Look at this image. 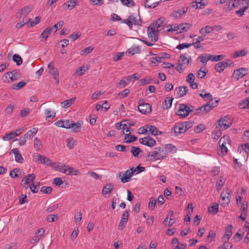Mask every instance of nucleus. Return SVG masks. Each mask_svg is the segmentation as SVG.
<instances>
[{
    "label": "nucleus",
    "instance_id": "21",
    "mask_svg": "<svg viewBox=\"0 0 249 249\" xmlns=\"http://www.w3.org/2000/svg\"><path fill=\"white\" fill-rule=\"evenodd\" d=\"M174 98L172 97L166 98L162 104V108L163 109H168L170 108L172 105Z\"/></svg>",
    "mask_w": 249,
    "mask_h": 249
},
{
    "label": "nucleus",
    "instance_id": "12",
    "mask_svg": "<svg viewBox=\"0 0 249 249\" xmlns=\"http://www.w3.org/2000/svg\"><path fill=\"white\" fill-rule=\"evenodd\" d=\"M234 63L231 59L219 62V73L222 72L224 69L228 67L233 66Z\"/></svg>",
    "mask_w": 249,
    "mask_h": 249
},
{
    "label": "nucleus",
    "instance_id": "14",
    "mask_svg": "<svg viewBox=\"0 0 249 249\" xmlns=\"http://www.w3.org/2000/svg\"><path fill=\"white\" fill-rule=\"evenodd\" d=\"M247 70L246 69L241 68L239 69H237L236 70L234 71L232 76L234 78L236 79V80H238L240 78H242L244 76H245L246 73H245V71Z\"/></svg>",
    "mask_w": 249,
    "mask_h": 249
},
{
    "label": "nucleus",
    "instance_id": "2",
    "mask_svg": "<svg viewBox=\"0 0 249 249\" xmlns=\"http://www.w3.org/2000/svg\"><path fill=\"white\" fill-rule=\"evenodd\" d=\"M19 72L17 70L8 71L2 76V80L4 83H10L18 79Z\"/></svg>",
    "mask_w": 249,
    "mask_h": 249
},
{
    "label": "nucleus",
    "instance_id": "62",
    "mask_svg": "<svg viewBox=\"0 0 249 249\" xmlns=\"http://www.w3.org/2000/svg\"><path fill=\"white\" fill-rule=\"evenodd\" d=\"M206 107H204V105L194 110V114L197 115L200 113H204L205 114V110L206 109Z\"/></svg>",
    "mask_w": 249,
    "mask_h": 249
},
{
    "label": "nucleus",
    "instance_id": "27",
    "mask_svg": "<svg viewBox=\"0 0 249 249\" xmlns=\"http://www.w3.org/2000/svg\"><path fill=\"white\" fill-rule=\"evenodd\" d=\"M146 127L147 128V129H148L149 131H150L151 133V134L154 136H157L159 134H161V132L159 131L157 127H156L154 125H146Z\"/></svg>",
    "mask_w": 249,
    "mask_h": 249
},
{
    "label": "nucleus",
    "instance_id": "37",
    "mask_svg": "<svg viewBox=\"0 0 249 249\" xmlns=\"http://www.w3.org/2000/svg\"><path fill=\"white\" fill-rule=\"evenodd\" d=\"M207 72V70L203 69V68H201L198 71L197 76L198 78L202 79L206 76Z\"/></svg>",
    "mask_w": 249,
    "mask_h": 249
},
{
    "label": "nucleus",
    "instance_id": "5",
    "mask_svg": "<svg viewBox=\"0 0 249 249\" xmlns=\"http://www.w3.org/2000/svg\"><path fill=\"white\" fill-rule=\"evenodd\" d=\"M138 108L141 113L144 114L150 113L152 111L151 105L148 103H144L143 99L139 100Z\"/></svg>",
    "mask_w": 249,
    "mask_h": 249
},
{
    "label": "nucleus",
    "instance_id": "63",
    "mask_svg": "<svg viewBox=\"0 0 249 249\" xmlns=\"http://www.w3.org/2000/svg\"><path fill=\"white\" fill-rule=\"evenodd\" d=\"M124 52L122 53H117L116 55L114 56L113 60L115 62H117L121 60L122 57L124 55Z\"/></svg>",
    "mask_w": 249,
    "mask_h": 249
},
{
    "label": "nucleus",
    "instance_id": "33",
    "mask_svg": "<svg viewBox=\"0 0 249 249\" xmlns=\"http://www.w3.org/2000/svg\"><path fill=\"white\" fill-rule=\"evenodd\" d=\"M223 244L219 247V249H231L232 248V244L229 242V240H222Z\"/></svg>",
    "mask_w": 249,
    "mask_h": 249
},
{
    "label": "nucleus",
    "instance_id": "58",
    "mask_svg": "<svg viewBox=\"0 0 249 249\" xmlns=\"http://www.w3.org/2000/svg\"><path fill=\"white\" fill-rule=\"evenodd\" d=\"M211 102L209 101V102L205 105H204V107H206V110H205V114L207 113L209 111L212 109L213 107L216 106V105H213V104L211 103Z\"/></svg>",
    "mask_w": 249,
    "mask_h": 249
},
{
    "label": "nucleus",
    "instance_id": "43",
    "mask_svg": "<svg viewBox=\"0 0 249 249\" xmlns=\"http://www.w3.org/2000/svg\"><path fill=\"white\" fill-rule=\"evenodd\" d=\"M13 59L18 66H19L22 63V59L18 54H14L13 56Z\"/></svg>",
    "mask_w": 249,
    "mask_h": 249
},
{
    "label": "nucleus",
    "instance_id": "15",
    "mask_svg": "<svg viewBox=\"0 0 249 249\" xmlns=\"http://www.w3.org/2000/svg\"><path fill=\"white\" fill-rule=\"evenodd\" d=\"M233 227L229 224L225 228V234L221 238L222 240H229L232 233Z\"/></svg>",
    "mask_w": 249,
    "mask_h": 249
},
{
    "label": "nucleus",
    "instance_id": "54",
    "mask_svg": "<svg viewBox=\"0 0 249 249\" xmlns=\"http://www.w3.org/2000/svg\"><path fill=\"white\" fill-rule=\"evenodd\" d=\"M53 191L51 187L42 186L41 188L40 191L46 194H51Z\"/></svg>",
    "mask_w": 249,
    "mask_h": 249
},
{
    "label": "nucleus",
    "instance_id": "26",
    "mask_svg": "<svg viewBox=\"0 0 249 249\" xmlns=\"http://www.w3.org/2000/svg\"><path fill=\"white\" fill-rule=\"evenodd\" d=\"M179 33L188 31L192 26V24L189 23H183L178 25Z\"/></svg>",
    "mask_w": 249,
    "mask_h": 249
},
{
    "label": "nucleus",
    "instance_id": "56",
    "mask_svg": "<svg viewBox=\"0 0 249 249\" xmlns=\"http://www.w3.org/2000/svg\"><path fill=\"white\" fill-rule=\"evenodd\" d=\"M63 24H64L63 21H62V20L59 21L58 22H57V23L55 24L52 27V28H51L52 31L53 29H55V30L54 31V32H56L58 28L60 29L63 26Z\"/></svg>",
    "mask_w": 249,
    "mask_h": 249
},
{
    "label": "nucleus",
    "instance_id": "18",
    "mask_svg": "<svg viewBox=\"0 0 249 249\" xmlns=\"http://www.w3.org/2000/svg\"><path fill=\"white\" fill-rule=\"evenodd\" d=\"M36 176L34 174H28L21 181V185H26L29 183L30 181L34 182Z\"/></svg>",
    "mask_w": 249,
    "mask_h": 249
},
{
    "label": "nucleus",
    "instance_id": "1",
    "mask_svg": "<svg viewBox=\"0 0 249 249\" xmlns=\"http://www.w3.org/2000/svg\"><path fill=\"white\" fill-rule=\"evenodd\" d=\"M168 152L161 147H155L153 151L149 153L147 157H151L154 160H162L167 157Z\"/></svg>",
    "mask_w": 249,
    "mask_h": 249
},
{
    "label": "nucleus",
    "instance_id": "36",
    "mask_svg": "<svg viewBox=\"0 0 249 249\" xmlns=\"http://www.w3.org/2000/svg\"><path fill=\"white\" fill-rule=\"evenodd\" d=\"M77 3V1L70 0L66 2L64 4L66 5L69 9L71 10L74 8Z\"/></svg>",
    "mask_w": 249,
    "mask_h": 249
},
{
    "label": "nucleus",
    "instance_id": "4",
    "mask_svg": "<svg viewBox=\"0 0 249 249\" xmlns=\"http://www.w3.org/2000/svg\"><path fill=\"white\" fill-rule=\"evenodd\" d=\"M193 108L194 107H192V108H191L185 104H179V108L176 114L181 117H186L194 110Z\"/></svg>",
    "mask_w": 249,
    "mask_h": 249
},
{
    "label": "nucleus",
    "instance_id": "16",
    "mask_svg": "<svg viewBox=\"0 0 249 249\" xmlns=\"http://www.w3.org/2000/svg\"><path fill=\"white\" fill-rule=\"evenodd\" d=\"M150 25H151V26L156 28V29L160 31L159 28L161 26H163L166 25L165 18L163 17H161L156 21H154V22L151 23Z\"/></svg>",
    "mask_w": 249,
    "mask_h": 249
},
{
    "label": "nucleus",
    "instance_id": "45",
    "mask_svg": "<svg viewBox=\"0 0 249 249\" xmlns=\"http://www.w3.org/2000/svg\"><path fill=\"white\" fill-rule=\"evenodd\" d=\"M231 196H221L220 198L222 200L221 202V205L225 206L229 204L230 202V197Z\"/></svg>",
    "mask_w": 249,
    "mask_h": 249
},
{
    "label": "nucleus",
    "instance_id": "13",
    "mask_svg": "<svg viewBox=\"0 0 249 249\" xmlns=\"http://www.w3.org/2000/svg\"><path fill=\"white\" fill-rule=\"evenodd\" d=\"M128 216L129 213L126 210L123 213L119 224V228L120 229V230H122L125 227L128 221Z\"/></svg>",
    "mask_w": 249,
    "mask_h": 249
},
{
    "label": "nucleus",
    "instance_id": "3",
    "mask_svg": "<svg viewBox=\"0 0 249 249\" xmlns=\"http://www.w3.org/2000/svg\"><path fill=\"white\" fill-rule=\"evenodd\" d=\"M232 123V118L229 115H226L223 117H221L219 119V127L223 129H227L230 127Z\"/></svg>",
    "mask_w": 249,
    "mask_h": 249
},
{
    "label": "nucleus",
    "instance_id": "30",
    "mask_svg": "<svg viewBox=\"0 0 249 249\" xmlns=\"http://www.w3.org/2000/svg\"><path fill=\"white\" fill-rule=\"evenodd\" d=\"M143 151L138 147L132 146L131 147V153L133 156L135 157H138V156L141 153H142Z\"/></svg>",
    "mask_w": 249,
    "mask_h": 249
},
{
    "label": "nucleus",
    "instance_id": "25",
    "mask_svg": "<svg viewBox=\"0 0 249 249\" xmlns=\"http://www.w3.org/2000/svg\"><path fill=\"white\" fill-rule=\"evenodd\" d=\"M63 167L67 168V174H66L67 175H78L80 174L79 170L69 165L63 164Z\"/></svg>",
    "mask_w": 249,
    "mask_h": 249
},
{
    "label": "nucleus",
    "instance_id": "28",
    "mask_svg": "<svg viewBox=\"0 0 249 249\" xmlns=\"http://www.w3.org/2000/svg\"><path fill=\"white\" fill-rule=\"evenodd\" d=\"M76 100L75 97L72 98L69 100H65L61 103V105L62 107L64 108H68L70 107L73 103L75 102Z\"/></svg>",
    "mask_w": 249,
    "mask_h": 249
},
{
    "label": "nucleus",
    "instance_id": "20",
    "mask_svg": "<svg viewBox=\"0 0 249 249\" xmlns=\"http://www.w3.org/2000/svg\"><path fill=\"white\" fill-rule=\"evenodd\" d=\"M44 230L42 228L38 229L36 232L35 235L32 238L31 243H33L32 241L36 242L38 241L40 239L44 233Z\"/></svg>",
    "mask_w": 249,
    "mask_h": 249
},
{
    "label": "nucleus",
    "instance_id": "64",
    "mask_svg": "<svg viewBox=\"0 0 249 249\" xmlns=\"http://www.w3.org/2000/svg\"><path fill=\"white\" fill-rule=\"evenodd\" d=\"M14 108V106L10 104L5 108V112L8 114H12Z\"/></svg>",
    "mask_w": 249,
    "mask_h": 249
},
{
    "label": "nucleus",
    "instance_id": "34",
    "mask_svg": "<svg viewBox=\"0 0 249 249\" xmlns=\"http://www.w3.org/2000/svg\"><path fill=\"white\" fill-rule=\"evenodd\" d=\"M247 54V52L245 50H242L241 51H237L235 52L232 55V57L233 58H236L239 56H243Z\"/></svg>",
    "mask_w": 249,
    "mask_h": 249
},
{
    "label": "nucleus",
    "instance_id": "52",
    "mask_svg": "<svg viewBox=\"0 0 249 249\" xmlns=\"http://www.w3.org/2000/svg\"><path fill=\"white\" fill-rule=\"evenodd\" d=\"M156 204V200L155 198L151 197L149 199V202L148 203V207L151 210H154Z\"/></svg>",
    "mask_w": 249,
    "mask_h": 249
},
{
    "label": "nucleus",
    "instance_id": "41",
    "mask_svg": "<svg viewBox=\"0 0 249 249\" xmlns=\"http://www.w3.org/2000/svg\"><path fill=\"white\" fill-rule=\"evenodd\" d=\"M81 122L78 121L77 123H73L72 121H71V128L74 131H77V130L80 128L81 126Z\"/></svg>",
    "mask_w": 249,
    "mask_h": 249
},
{
    "label": "nucleus",
    "instance_id": "44",
    "mask_svg": "<svg viewBox=\"0 0 249 249\" xmlns=\"http://www.w3.org/2000/svg\"><path fill=\"white\" fill-rule=\"evenodd\" d=\"M187 55L186 53H184L180 56V59L182 63V65L186 64V65H188L190 63V60L187 57Z\"/></svg>",
    "mask_w": 249,
    "mask_h": 249
},
{
    "label": "nucleus",
    "instance_id": "59",
    "mask_svg": "<svg viewBox=\"0 0 249 249\" xmlns=\"http://www.w3.org/2000/svg\"><path fill=\"white\" fill-rule=\"evenodd\" d=\"M87 70V68L85 66H82L76 70V73H77L79 75H82L85 73Z\"/></svg>",
    "mask_w": 249,
    "mask_h": 249
},
{
    "label": "nucleus",
    "instance_id": "38",
    "mask_svg": "<svg viewBox=\"0 0 249 249\" xmlns=\"http://www.w3.org/2000/svg\"><path fill=\"white\" fill-rule=\"evenodd\" d=\"M208 212L210 213L216 214L218 212V204L215 203L213 206H210L208 208Z\"/></svg>",
    "mask_w": 249,
    "mask_h": 249
},
{
    "label": "nucleus",
    "instance_id": "35",
    "mask_svg": "<svg viewBox=\"0 0 249 249\" xmlns=\"http://www.w3.org/2000/svg\"><path fill=\"white\" fill-rule=\"evenodd\" d=\"M26 84V82L24 81H21L18 83H15L12 85L13 89L18 90L24 87Z\"/></svg>",
    "mask_w": 249,
    "mask_h": 249
},
{
    "label": "nucleus",
    "instance_id": "50",
    "mask_svg": "<svg viewBox=\"0 0 249 249\" xmlns=\"http://www.w3.org/2000/svg\"><path fill=\"white\" fill-rule=\"evenodd\" d=\"M41 141L37 138H36L34 141V147L36 151H39L41 149Z\"/></svg>",
    "mask_w": 249,
    "mask_h": 249
},
{
    "label": "nucleus",
    "instance_id": "61",
    "mask_svg": "<svg viewBox=\"0 0 249 249\" xmlns=\"http://www.w3.org/2000/svg\"><path fill=\"white\" fill-rule=\"evenodd\" d=\"M193 4V7H195L196 9L202 8L205 5L204 3H203L202 1H200V2L194 1Z\"/></svg>",
    "mask_w": 249,
    "mask_h": 249
},
{
    "label": "nucleus",
    "instance_id": "23",
    "mask_svg": "<svg viewBox=\"0 0 249 249\" xmlns=\"http://www.w3.org/2000/svg\"><path fill=\"white\" fill-rule=\"evenodd\" d=\"M52 32L51 28H46L40 36V37L41 38V40L43 41H46L49 35L51 34Z\"/></svg>",
    "mask_w": 249,
    "mask_h": 249
},
{
    "label": "nucleus",
    "instance_id": "17",
    "mask_svg": "<svg viewBox=\"0 0 249 249\" xmlns=\"http://www.w3.org/2000/svg\"><path fill=\"white\" fill-rule=\"evenodd\" d=\"M129 19L131 22V23H132V25L134 24L135 25H141L142 23V21L139 15L137 16L135 14H132L129 16Z\"/></svg>",
    "mask_w": 249,
    "mask_h": 249
},
{
    "label": "nucleus",
    "instance_id": "47",
    "mask_svg": "<svg viewBox=\"0 0 249 249\" xmlns=\"http://www.w3.org/2000/svg\"><path fill=\"white\" fill-rule=\"evenodd\" d=\"M198 59H200V61L203 65H205L207 62L209 60L210 58L209 57V55L204 54L199 56L198 57Z\"/></svg>",
    "mask_w": 249,
    "mask_h": 249
},
{
    "label": "nucleus",
    "instance_id": "32",
    "mask_svg": "<svg viewBox=\"0 0 249 249\" xmlns=\"http://www.w3.org/2000/svg\"><path fill=\"white\" fill-rule=\"evenodd\" d=\"M164 149L173 154L176 153L177 151V148L172 144H166Z\"/></svg>",
    "mask_w": 249,
    "mask_h": 249
},
{
    "label": "nucleus",
    "instance_id": "22",
    "mask_svg": "<svg viewBox=\"0 0 249 249\" xmlns=\"http://www.w3.org/2000/svg\"><path fill=\"white\" fill-rule=\"evenodd\" d=\"M114 185L112 183H108L104 186L103 189L102 193L103 195L110 194L113 190Z\"/></svg>",
    "mask_w": 249,
    "mask_h": 249
},
{
    "label": "nucleus",
    "instance_id": "49",
    "mask_svg": "<svg viewBox=\"0 0 249 249\" xmlns=\"http://www.w3.org/2000/svg\"><path fill=\"white\" fill-rule=\"evenodd\" d=\"M16 137V135H15L14 131H11L9 133H6L3 137V140L4 141L10 140Z\"/></svg>",
    "mask_w": 249,
    "mask_h": 249
},
{
    "label": "nucleus",
    "instance_id": "39",
    "mask_svg": "<svg viewBox=\"0 0 249 249\" xmlns=\"http://www.w3.org/2000/svg\"><path fill=\"white\" fill-rule=\"evenodd\" d=\"M230 142L231 140L229 137L228 136H224L219 141V144H221L223 143V145H230Z\"/></svg>",
    "mask_w": 249,
    "mask_h": 249
},
{
    "label": "nucleus",
    "instance_id": "57",
    "mask_svg": "<svg viewBox=\"0 0 249 249\" xmlns=\"http://www.w3.org/2000/svg\"><path fill=\"white\" fill-rule=\"evenodd\" d=\"M167 27H169L167 30V31L169 32L177 31L178 33H179V28L178 25H169L167 26Z\"/></svg>",
    "mask_w": 249,
    "mask_h": 249
},
{
    "label": "nucleus",
    "instance_id": "31",
    "mask_svg": "<svg viewBox=\"0 0 249 249\" xmlns=\"http://www.w3.org/2000/svg\"><path fill=\"white\" fill-rule=\"evenodd\" d=\"M188 91V87L186 86L180 87L178 90V93L179 95V97L184 96Z\"/></svg>",
    "mask_w": 249,
    "mask_h": 249
},
{
    "label": "nucleus",
    "instance_id": "11",
    "mask_svg": "<svg viewBox=\"0 0 249 249\" xmlns=\"http://www.w3.org/2000/svg\"><path fill=\"white\" fill-rule=\"evenodd\" d=\"M232 1H234L233 0H220V3H226L223 7V9L225 12H229L232 10L233 8L237 6L235 3H232L231 5L230 3Z\"/></svg>",
    "mask_w": 249,
    "mask_h": 249
},
{
    "label": "nucleus",
    "instance_id": "9",
    "mask_svg": "<svg viewBox=\"0 0 249 249\" xmlns=\"http://www.w3.org/2000/svg\"><path fill=\"white\" fill-rule=\"evenodd\" d=\"M184 127L185 126L183 122L176 124L173 127L176 136L185 132L186 129H185Z\"/></svg>",
    "mask_w": 249,
    "mask_h": 249
},
{
    "label": "nucleus",
    "instance_id": "53",
    "mask_svg": "<svg viewBox=\"0 0 249 249\" xmlns=\"http://www.w3.org/2000/svg\"><path fill=\"white\" fill-rule=\"evenodd\" d=\"M46 119H48L51 117L53 118L55 116L56 113L55 111H53L51 110L46 109L45 110Z\"/></svg>",
    "mask_w": 249,
    "mask_h": 249
},
{
    "label": "nucleus",
    "instance_id": "40",
    "mask_svg": "<svg viewBox=\"0 0 249 249\" xmlns=\"http://www.w3.org/2000/svg\"><path fill=\"white\" fill-rule=\"evenodd\" d=\"M31 11V10L30 8L29 7V6H24L23 8H22L20 10V11L19 12V14L21 16L22 15L26 16Z\"/></svg>",
    "mask_w": 249,
    "mask_h": 249
},
{
    "label": "nucleus",
    "instance_id": "24",
    "mask_svg": "<svg viewBox=\"0 0 249 249\" xmlns=\"http://www.w3.org/2000/svg\"><path fill=\"white\" fill-rule=\"evenodd\" d=\"M37 161H40V162L42 164H45L47 165H50L51 164V160L47 157L42 156L40 154L37 155Z\"/></svg>",
    "mask_w": 249,
    "mask_h": 249
},
{
    "label": "nucleus",
    "instance_id": "48",
    "mask_svg": "<svg viewBox=\"0 0 249 249\" xmlns=\"http://www.w3.org/2000/svg\"><path fill=\"white\" fill-rule=\"evenodd\" d=\"M141 50L139 47H132L128 49L127 51V53H131L132 55L139 53Z\"/></svg>",
    "mask_w": 249,
    "mask_h": 249
},
{
    "label": "nucleus",
    "instance_id": "46",
    "mask_svg": "<svg viewBox=\"0 0 249 249\" xmlns=\"http://www.w3.org/2000/svg\"><path fill=\"white\" fill-rule=\"evenodd\" d=\"M213 29L212 27L209 26H206L203 28H202L199 32L202 34H205L207 33H209L212 32Z\"/></svg>",
    "mask_w": 249,
    "mask_h": 249
},
{
    "label": "nucleus",
    "instance_id": "55",
    "mask_svg": "<svg viewBox=\"0 0 249 249\" xmlns=\"http://www.w3.org/2000/svg\"><path fill=\"white\" fill-rule=\"evenodd\" d=\"M205 129L204 124H200L197 125L194 129V131L196 133H199L202 132Z\"/></svg>",
    "mask_w": 249,
    "mask_h": 249
},
{
    "label": "nucleus",
    "instance_id": "10",
    "mask_svg": "<svg viewBox=\"0 0 249 249\" xmlns=\"http://www.w3.org/2000/svg\"><path fill=\"white\" fill-rule=\"evenodd\" d=\"M188 9V7H182L177 10L173 11L170 15L172 17L177 18H180L183 14L187 13Z\"/></svg>",
    "mask_w": 249,
    "mask_h": 249
},
{
    "label": "nucleus",
    "instance_id": "29",
    "mask_svg": "<svg viewBox=\"0 0 249 249\" xmlns=\"http://www.w3.org/2000/svg\"><path fill=\"white\" fill-rule=\"evenodd\" d=\"M160 1L154 2L152 0H146L144 3L146 8H155L157 7Z\"/></svg>",
    "mask_w": 249,
    "mask_h": 249
},
{
    "label": "nucleus",
    "instance_id": "60",
    "mask_svg": "<svg viewBox=\"0 0 249 249\" xmlns=\"http://www.w3.org/2000/svg\"><path fill=\"white\" fill-rule=\"evenodd\" d=\"M227 145H223V143L221 144H219V147L220 148L221 153L223 156L226 155L228 152V148Z\"/></svg>",
    "mask_w": 249,
    "mask_h": 249
},
{
    "label": "nucleus",
    "instance_id": "8",
    "mask_svg": "<svg viewBox=\"0 0 249 249\" xmlns=\"http://www.w3.org/2000/svg\"><path fill=\"white\" fill-rule=\"evenodd\" d=\"M139 142L141 144L153 147L155 145L156 142L153 138L150 136L145 137L139 140Z\"/></svg>",
    "mask_w": 249,
    "mask_h": 249
},
{
    "label": "nucleus",
    "instance_id": "6",
    "mask_svg": "<svg viewBox=\"0 0 249 249\" xmlns=\"http://www.w3.org/2000/svg\"><path fill=\"white\" fill-rule=\"evenodd\" d=\"M159 30L156 29L151 25L147 28L148 37L152 42H156L159 38Z\"/></svg>",
    "mask_w": 249,
    "mask_h": 249
},
{
    "label": "nucleus",
    "instance_id": "19",
    "mask_svg": "<svg viewBox=\"0 0 249 249\" xmlns=\"http://www.w3.org/2000/svg\"><path fill=\"white\" fill-rule=\"evenodd\" d=\"M13 153L14 154L15 156V160L18 163H22L24 159L21 154L19 152V151L18 148H14L13 149L10 153Z\"/></svg>",
    "mask_w": 249,
    "mask_h": 249
},
{
    "label": "nucleus",
    "instance_id": "51",
    "mask_svg": "<svg viewBox=\"0 0 249 249\" xmlns=\"http://www.w3.org/2000/svg\"><path fill=\"white\" fill-rule=\"evenodd\" d=\"M122 3L126 6L131 7L135 5L134 2L133 0H120Z\"/></svg>",
    "mask_w": 249,
    "mask_h": 249
},
{
    "label": "nucleus",
    "instance_id": "42",
    "mask_svg": "<svg viewBox=\"0 0 249 249\" xmlns=\"http://www.w3.org/2000/svg\"><path fill=\"white\" fill-rule=\"evenodd\" d=\"M203 92L204 91H202V92L199 94V96L206 100H210V101L212 102L213 101L212 95L210 93L205 92L203 94Z\"/></svg>",
    "mask_w": 249,
    "mask_h": 249
},
{
    "label": "nucleus",
    "instance_id": "7",
    "mask_svg": "<svg viewBox=\"0 0 249 249\" xmlns=\"http://www.w3.org/2000/svg\"><path fill=\"white\" fill-rule=\"evenodd\" d=\"M134 173L133 168H131L130 169L127 170L124 173L121 172L119 174V177L121 178L120 179L123 183H126L130 180L131 177L133 175Z\"/></svg>",
    "mask_w": 249,
    "mask_h": 249
}]
</instances>
